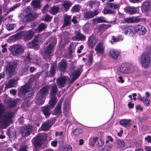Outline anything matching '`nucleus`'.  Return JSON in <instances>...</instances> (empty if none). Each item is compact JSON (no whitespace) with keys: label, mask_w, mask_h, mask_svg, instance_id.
Wrapping results in <instances>:
<instances>
[{"label":"nucleus","mask_w":151,"mask_h":151,"mask_svg":"<svg viewBox=\"0 0 151 151\" xmlns=\"http://www.w3.org/2000/svg\"><path fill=\"white\" fill-rule=\"evenodd\" d=\"M4 111L3 106L0 104V125L1 126L7 125L14 117V113L13 112L8 111L4 115L3 114Z\"/></svg>","instance_id":"f257e3e1"},{"label":"nucleus","mask_w":151,"mask_h":151,"mask_svg":"<svg viewBox=\"0 0 151 151\" xmlns=\"http://www.w3.org/2000/svg\"><path fill=\"white\" fill-rule=\"evenodd\" d=\"M50 91V100L49 101V104L50 106L53 107L55 106L57 102L56 95L58 91V88L55 84H53L49 86Z\"/></svg>","instance_id":"f03ea898"},{"label":"nucleus","mask_w":151,"mask_h":151,"mask_svg":"<svg viewBox=\"0 0 151 151\" xmlns=\"http://www.w3.org/2000/svg\"><path fill=\"white\" fill-rule=\"evenodd\" d=\"M151 54L149 52L142 53L140 58V62L142 66L145 68H149L151 63Z\"/></svg>","instance_id":"7ed1b4c3"},{"label":"nucleus","mask_w":151,"mask_h":151,"mask_svg":"<svg viewBox=\"0 0 151 151\" xmlns=\"http://www.w3.org/2000/svg\"><path fill=\"white\" fill-rule=\"evenodd\" d=\"M119 30L125 35L129 34L130 36H133L134 33L133 30L134 28L131 26H127L125 25H120L119 26Z\"/></svg>","instance_id":"20e7f679"},{"label":"nucleus","mask_w":151,"mask_h":151,"mask_svg":"<svg viewBox=\"0 0 151 151\" xmlns=\"http://www.w3.org/2000/svg\"><path fill=\"white\" fill-rule=\"evenodd\" d=\"M20 91L24 95L26 94V98L31 97L32 93H34L33 91H32L31 86L29 84H26L25 85L22 86Z\"/></svg>","instance_id":"39448f33"},{"label":"nucleus","mask_w":151,"mask_h":151,"mask_svg":"<svg viewBox=\"0 0 151 151\" xmlns=\"http://www.w3.org/2000/svg\"><path fill=\"white\" fill-rule=\"evenodd\" d=\"M24 50L23 47L20 45H15L12 46L11 51L14 55L17 56L23 53Z\"/></svg>","instance_id":"423d86ee"},{"label":"nucleus","mask_w":151,"mask_h":151,"mask_svg":"<svg viewBox=\"0 0 151 151\" xmlns=\"http://www.w3.org/2000/svg\"><path fill=\"white\" fill-rule=\"evenodd\" d=\"M19 35L24 37L25 40H30L33 36V32L31 30L27 31H23L20 33L17 34L16 36H19Z\"/></svg>","instance_id":"0eeeda50"},{"label":"nucleus","mask_w":151,"mask_h":151,"mask_svg":"<svg viewBox=\"0 0 151 151\" xmlns=\"http://www.w3.org/2000/svg\"><path fill=\"white\" fill-rule=\"evenodd\" d=\"M134 32L137 33L139 35H143L147 32L145 27L142 25H138L134 27Z\"/></svg>","instance_id":"6e6552de"},{"label":"nucleus","mask_w":151,"mask_h":151,"mask_svg":"<svg viewBox=\"0 0 151 151\" xmlns=\"http://www.w3.org/2000/svg\"><path fill=\"white\" fill-rule=\"evenodd\" d=\"M83 66V65H80L78 69L75 71L73 73L72 79L70 80L69 78V79L68 81H69V83H72L73 82L79 77L80 74L83 71L82 69Z\"/></svg>","instance_id":"1a4fd4ad"},{"label":"nucleus","mask_w":151,"mask_h":151,"mask_svg":"<svg viewBox=\"0 0 151 151\" xmlns=\"http://www.w3.org/2000/svg\"><path fill=\"white\" fill-rule=\"evenodd\" d=\"M69 79V78L65 76H63L59 78L57 80V84L59 88H61L65 86L66 82Z\"/></svg>","instance_id":"9d476101"},{"label":"nucleus","mask_w":151,"mask_h":151,"mask_svg":"<svg viewBox=\"0 0 151 151\" xmlns=\"http://www.w3.org/2000/svg\"><path fill=\"white\" fill-rule=\"evenodd\" d=\"M32 131V127L30 125L26 126L22 128L21 133L23 137L27 136Z\"/></svg>","instance_id":"9b49d317"},{"label":"nucleus","mask_w":151,"mask_h":151,"mask_svg":"<svg viewBox=\"0 0 151 151\" xmlns=\"http://www.w3.org/2000/svg\"><path fill=\"white\" fill-rule=\"evenodd\" d=\"M43 139V136L42 135L38 136L35 139L34 144L36 148H39L41 147Z\"/></svg>","instance_id":"f8f14e48"},{"label":"nucleus","mask_w":151,"mask_h":151,"mask_svg":"<svg viewBox=\"0 0 151 151\" xmlns=\"http://www.w3.org/2000/svg\"><path fill=\"white\" fill-rule=\"evenodd\" d=\"M75 36L72 37L73 40L83 41L86 40V36L81 33L79 32H75Z\"/></svg>","instance_id":"ddd939ff"},{"label":"nucleus","mask_w":151,"mask_h":151,"mask_svg":"<svg viewBox=\"0 0 151 151\" xmlns=\"http://www.w3.org/2000/svg\"><path fill=\"white\" fill-rule=\"evenodd\" d=\"M53 42L51 41L45 49V53L46 54H51L52 50L54 46L56 44V40L54 39Z\"/></svg>","instance_id":"4468645a"},{"label":"nucleus","mask_w":151,"mask_h":151,"mask_svg":"<svg viewBox=\"0 0 151 151\" xmlns=\"http://www.w3.org/2000/svg\"><path fill=\"white\" fill-rule=\"evenodd\" d=\"M53 42L51 41L45 49V53L46 54H51L52 50L54 46L56 44V40L54 39Z\"/></svg>","instance_id":"2eb2a0df"},{"label":"nucleus","mask_w":151,"mask_h":151,"mask_svg":"<svg viewBox=\"0 0 151 151\" xmlns=\"http://www.w3.org/2000/svg\"><path fill=\"white\" fill-rule=\"evenodd\" d=\"M140 21V19L137 17H132L124 19L122 21L124 23H137Z\"/></svg>","instance_id":"dca6fc26"},{"label":"nucleus","mask_w":151,"mask_h":151,"mask_svg":"<svg viewBox=\"0 0 151 151\" xmlns=\"http://www.w3.org/2000/svg\"><path fill=\"white\" fill-rule=\"evenodd\" d=\"M19 79L18 77H16L14 79H11L6 83V87L7 88H11L16 86L17 83V80Z\"/></svg>","instance_id":"f3484780"},{"label":"nucleus","mask_w":151,"mask_h":151,"mask_svg":"<svg viewBox=\"0 0 151 151\" xmlns=\"http://www.w3.org/2000/svg\"><path fill=\"white\" fill-rule=\"evenodd\" d=\"M52 124V121L51 120H48L43 123L41 126V129L42 130L46 131L49 130Z\"/></svg>","instance_id":"a211bd4d"},{"label":"nucleus","mask_w":151,"mask_h":151,"mask_svg":"<svg viewBox=\"0 0 151 151\" xmlns=\"http://www.w3.org/2000/svg\"><path fill=\"white\" fill-rule=\"evenodd\" d=\"M99 13L98 10H95L94 12L89 11L84 13V17L85 18L89 19L92 18L97 15Z\"/></svg>","instance_id":"6ab92c4d"},{"label":"nucleus","mask_w":151,"mask_h":151,"mask_svg":"<svg viewBox=\"0 0 151 151\" xmlns=\"http://www.w3.org/2000/svg\"><path fill=\"white\" fill-rule=\"evenodd\" d=\"M33 57L32 55L28 54L27 56L26 57V61L28 62H31L35 64L40 65L41 63V60L39 58H38L37 59L35 58H32Z\"/></svg>","instance_id":"aec40b11"},{"label":"nucleus","mask_w":151,"mask_h":151,"mask_svg":"<svg viewBox=\"0 0 151 151\" xmlns=\"http://www.w3.org/2000/svg\"><path fill=\"white\" fill-rule=\"evenodd\" d=\"M54 107H52L50 106L49 104V105L43 107L42 108V110L44 114L45 115L46 117L48 118L49 117V115L51 114V111L50 110L51 108H52Z\"/></svg>","instance_id":"412c9836"},{"label":"nucleus","mask_w":151,"mask_h":151,"mask_svg":"<svg viewBox=\"0 0 151 151\" xmlns=\"http://www.w3.org/2000/svg\"><path fill=\"white\" fill-rule=\"evenodd\" d=\"M33 18L32 14L30 12H26L25 14H23L22 16V20L24 22L30 21Z\"/></svg>","instance_id":"4be33fe9"},{"label":"nucleus","mask_w":151,"mask_h":151,"mask_svg":"<svg viewBox=\"0 0 151 151\" xmlns=\"http://www.w3.org/2000/svg\"><path fill=\"white\" fill-rule=\"evenodd\" d=\"M97 41V39L94 36H90L89 37L88 41V45L89 47L93 48Z\"/></svg>","instance_id":"5701e85b"},{"label":"nucleus","mask_w":151,"mask_h":151,"mask_svg":"<svg viewBox=\"0 0 151 151\" xmlns=\"http://www.w3.org/2000/svg\"><path fill=\"white\" fill-rule=\"evenodd\" d=\"M95 50L98 53L103 54L104 50V47L102 42H100L96 46Z\"/></svg>","instance_id":"b1692460"},{"label":"nucleus","mask_w":151,"mask_h":151,"mask_svg":"<svg viewBox=\"0 0 151 151\" xmlns=\"http://www.w3.org/2000/svg\"><path fill=\"white\" fill-rule=\"evenodd\" d=\"M110 56L114 59H117L119 55V52L116 50L111 49L109 51Z\"/></svg>","instance_id":"393cba45"},{"label":"nucleus","mask_w":151,"mask_h":151,"mask_svg":"<svg viewBox=\"0 0 151 151\" xmlns=\"http://www.w3.org/2000/svg\"><path fill=\"white\" fill-rule=\"evenodd\" d=\"M17 65V63L14 62L9 64V66L7 68V70L10 74L14 72L15 68Z\"/></svg>","instance_id":"a878e982"},{"label":"nucleus","mask_w":151,"mask_h":151,"mask_svg":"<svg viewBox=\"0 0 151 151\" xmlns=\"http://www.w3.org/2000/svg\"><path fill=\"white\" fill-rule=\"evenodd\" d=\"M59 68L62 71H64L67 67V63L64 60H62L58 63Z\"/></svg>","instance_id":"bb28decb"},{"label":"nucleus","mask_w":151,"mask_h":151,"mask_svg":"<svg viewBox=\"0 0 151 151\" xmlns=\"http://www.w3.org/2000/svg\"><path fill=\"white\" fill-rule=\"evenodd\" d=\"M131 120L129 119H124L121 120L119 123L120 125L125 127H128L131 125Z\"/></svg>","instance_id":"cd10ccee"},{"label":"nucleus","mask_w":151,"mask_h":151,"mask_svg":"<svg viewBox=\"0 0 151 151\" xmlns=\"http://www.w3.org/2000/svg\"><path fill=\"white\" fill-rule=\"evenodd\" d=\"M49 89V86H46L42 88L40 90V95L45 97V96L48 93Z\"/></svg>","instance_id":"c85d7f7f"},{"label":"nucleus","mask_w":151,"mask_h":151,"mask_svg":"<svg viewBox=\"0 0 151 151\" xmlns=\"http://www.w3.org/2000/svg\"><path fill=\"white\" fill-rule=\"evenodd\" d=\"M71 17L70 16H66L64 17V24L62 26V28H64L65 26L70 25L71 23Z\"/></svg>","instance_id":"c756f323"},{"label":"nucleus","mask_w":151,"mask_h":151,"mask_svg":"<svg viewBox=\"0 0 151 151\" xmlns=\"http://www.w3.org/2000/svg\"><path fill=\"white\" fill-rule=\"evenodd\" d=\"M125 10L127 12L131 14H133L136 12L137 8L134 6L127 7L125 9Z\"/></svg>","instance_id":"7c9ffc66"},{"label":"nucleus","mask_w":151,"mask_h":151,"mask_svg":"<svg viewBox=\"0 0 151 151\" xmlns=\"http://www.w3.org/2000/svg\"><path fill=\"white\" fill-rule=\"evenodd\" d=\"M107 7L113 9H118L120 6L119 4H116L115 3H107Z\"/></svg>","instance_id":"2f4dec72"},{"label":"nucleus","mask_w":151,"mask_h":151,"mask_svg":"<svg viewBox=\"0 0 151 151\" xmlns=\"http://www.w3.org/2000/svg\"><path fill=\"white\" fill-rule=\"evenodd\" d=\"M120 72L123 73H127L132 72L133 70L132 68L130 67H121L119 68Z\"/></svg>","instance_id":"473e14b6"},{"label":"nucleus","mask_w":151,"mask_h":151,"mask_svg":"<svg viewBox=\"0 0 151 151\" xmlns=\"http://www.w3.org/2000/svg\"><path fill=\"white\" fill-rule=\"evenodd\" d=\"M36 101V103L38 104H44L45 97L41 95L38 94L37 96Z\"/></svg>","instance_id":"72a5a7b5"},{"label":"nucleus","mask_w":151,"mask_h":151,"mask_svg":"<svg viewBox=\"0 0 151 151\" xmlns=\"http://www.w3.org/2000/svg\"><path fill=\"white\" fill-rule=\"evenodd\" d=\"M42 0H33L32 3V5L34 8H40L41 4V2Z\"/></svg>","instance_id":"f704fd0d"},{"label":"nucleus","mask_w":151,"mask_h":151,"mask_svg":"<svg viewBox=\"0 0 151 151\" xmlns=\"http://www.w3.org/2000/svg\"><path fill=\"white\" fill-rule=\"evenodd\" d=\"M62 103V100H60L58 102L55 110L56 114H59L61 113V105Z\"/></svg>","instance_id":"c9c22d12"},{"label":"nucleus","mask_w":151,"mask_h":151,"mask_svg":"<svg viewBox=\"0 0 151 151\" xmlns=\"http://www.w3.org/2000/svg\"><path fill=\"white\" fill-rule=\"evenodd\" d=\"M151 8L150 3L148 1H146L142 5V8L145 11H147L149 10Z\"/></svg>","instance_id":"e433bc0d"},{"label":"nucleus","mask_w":151,"mask_h":151,"mask_svg":"<svg viewBox=\"0 0 151 151\" xmlns=\"http://www.w3.org/2000/svg\"><path fill=\"white\" fill-rule=\"evenodd\" d=\"M93 20L96 23H104L106 22L105 18L103 17L96 18Z\"/></svg>","instance_id":"4c0bfd02"},{"label":"nucleus","mask_w":151,"mask_h":151,"mask_svg":"<svg viewBox=\"0 0 151 151\" xmlns=\"http://www.w3.org/2000/svg\"><path fill=\"white\" fill-rule=\"evenodd\" d=\"M72 3L69 1H64L62 3V5L64 8V9L67 11L72 5Z\"/></svg>","instance_id":"58836bf2"},{"label":"nucleus","mask_w":151,"mask_h":151,"mask_svg":"<svg viewBox=\"0 0 151 151\" xmlns=\"http://www.w3.org/2000/svg\"><path fill=\"white\" fill-rule=\"evenodd\" d=\"M38 43L37 38H35L32 42L28 44L27 45L29 46V47L31 48L32 47H34L38 45Z\"/></svg>","instance_id":"ea45409f"},{"label":"nucleus","mask_w":151,"mask_h":151,"mask_svg":"<svg viewBox=\"0 0 151 151\" xmlns=\"http://www.w3.org/2000/svg\"><path fill=\"white\" fill-rule=\"evenodd\" d=\"M59 9V7L58 6H54L51 7L50 10V12L53 14L58 13Z\"/></svg>","instance_id":"a19ab883"},{"label":"nucleus","mask_w":151,"mask_h":151,"mask_svg":"<svg viewBox=\"0 0 151 151\" xmlns=\"http://www.w3.org/2000/svg\"><path fill=\"white\" fill-rule=\"evenodd\" d=\"M47 27V24L43 23H41L39 25L37 30L39 32H40L45 29Z\"/></svg>","instance_id":"79ce46f5"},{"label":"nucleus","mask_w":151,"mask_h":151,"mask_svg":"<svg viewBox=\"0 0 151 151\" xmlns=\"http://www.w3.org/2000/svg\"><path fill=\"white\" fill-rule=\"evenodd\" d=\"M102 12L104 14H112L115 13L114 11L112 10L109 9V8H104L102 11Z\"/></svg>","instance_id":"37998d69"},{"label":"nucleus","mask_w":151,"mask_h":151,"mask_svg":"<svg viewBox=\"0 0 151 151\" xmlns=\"http://www.w3.org/2000/svg\"><path fill=\"white\" fill-rule=\"evenodd\" d=\"M88 4L89 6L91 8H92L93 7H97L99 5V3L96 1H90Z\"/></svg>","instance_id":"c03bdc74"},{"label":"nucleus","mask_w":151,"mask_h":151,"mask_svg":"<svg viewBox=\"0 0 151 151\" xmlns=\"http://www.w3.org/2000/svg\"><path fill=\"white\" fill-rule=\"evenodd\" d=\"M76 47V44L75 43H71L69 47V52L71 54L75 51V49Z\"/></svg>","instance_id":"a18cd8bd"},{"label":"nucleus","mask_w":151,"mask_h":151,"mask_svg":"<svg viewBox=\"0 0 151 151\" xmlns=\"http://www.w3.org/2000/svg\"><path fill=\"white\" fill-rule=\"evenodd\" d=\"M110 27V25L109 24H102L99 27V31H104Z\"/></svg>","instance_id":"49530a36"},{"label":"nucleus","mask_w":151,"mask_h":151,"mask_svg":"<svg viewBox=\"0 0 151 151\" xmlns=\"http://www.w3.org/2000/svg\"><path fill=\"white\" fill-rule=\"evenodd\" d=\"M16 104V102L14 100H9L7 101V105L9 107L15 106Z\"/></svg>","instance_id":"de8ad7c7"},{"label":"nucleus","mask_w":151,"mask_h":151,"mask_svg":"<svg viewBox=\"0 0 151 151\" xmlns=\"http://www.w3.org/2000/svg\"><path fill=\"white\" fill-rule=\"evenodd\" d=\"M144 105L146 107H147L150 105V99L149 98H145L143 99V100L142 101Z\"/></svg>","instance_id":"09e8293b"},{"label":"nucleus","mask_w":151,"mask_h":151,"mask_svg":"<svg viewBox=\"0 0 151 151\" xmlns=\"http://www.w3.org/2000/svg\"><path fill=\"white\" fill-rule=\"evenodd\" d=\"M56 66L55 65H51L50 68V76H51L53 77L54 76V74L56 71Z\"/></svg>","instance_id":"8fccbe9b"},{"label":"nucleus","mask_w":151,"mask_h":151,"mask_svg":"<svg viewBox=\"0 0 151 151\" xmlns=\"http://www.w3.org/2000/svg\"><path fill=\"white\" fill-rule=\"evenodd\" d=\"M74 135L75 136H78L82 133V130L79 128L76 129L73 132Z\"/></svg>","instance_id":"3c124183"},{"label":"nucleus","mask_w":151,"mask_h":151,"mask_svg":"<svg viewBox=\"0 0 151 151\" xmlns=\"http://www.w3.org/2000/svg\"><path fill=\"white\" fill-rule=\"evenodd\" d=\"M52 19V17L46 14L44 15L42 20V21H44L45 22H50Z\"/></svg>","instance_id":"603ef678"},{"label":"nucleus","mask_w":151,"mask_h":151,"mask_svg":"<svg viewBox=\"0 0 151 151\" xmlns=\"http://www.w3.org/2000/svg\"><path fill=\"white\" fill-rule=\"evenodd\" d=\"M80 9L81 6L80 5H75L72 7L71 10L73 12H78L80 10Z\"/></svg>","instance_id":"864d4df0"},{"label":"nucleus","mask_w":151,"mask_h":151,"mask_svg":"<svg viewBox=\"0 0 151 151\" xmlns=\"http://www.w3.org/2000/svg\"><path fill=\"white\" fill-rule=\"evenodd\" d=\"M112 147L109 145H107L104 147L101 151H111Z\"/></svg>","instance_id":"5fc2aeb1"},{"label":"nucleus","mask_w":151,"mask_h":151,"mask_svg":"<svg viewBox=\"0 0 151 151\" xmlns=\"http://www.w3.org/2000/svg\"><path fill=\"white\" fill-rule=\"evenodd\" d=\"M118 145V147L119 148H122L124 147L125 145V143L122 140H119L117 142Z\"/></svg>","instance_id":"6e6d98bb"},{"label":"nucleus","mask_w":151,"mask_h":151,"mask_svg":"<svg viewBox=\"0 0 151 151\" xmlns=\"http://www.w3.org/2000/svg\"><path fill=\"white\" fill-rule=\"evenodd\" d=\"M63 112L65 116H68L69 115L70 111L69 107H66L65 106L64 110L63 111Z\"/></svg>","instance_id":"4d7b16f0"},{"label":"nucleus","mask_w":151,"mask_h":151,"mask_svg":"<svg viewBox=\"0 0 151 151\" xmlns=\"http://www.w3.org/2000/svg\"><path fill=\"white\" fill-rule=\"evenodd\" d=\"M72 148L70 145H67L64 147V151H72Z\"/></svg>","instance_id":"13d9d810"},{"label":"nucleus","mask_w":151,"mask_h":151,"mask_svg":"<svg viewBox=\"0 0 151 151\" xmlns=\"http://www.w3.org/2000/svg\"><path fill=\"white\" fill-rule=\"evenodd\" d=\"M69 33L67 32H65L62 34V38H64V39L67 40L68 38Z\"/></svg>","instance_id":"bf43d9fd"},{"label":"nucleus","mask_w":151,"mask_h":151,"mask_svg":"<svg viewBox=\"0 0 151 151\" xmlns=\"http://www.w3.org/2000/svg\"><path fill=\"white\" fill-rule=\"evenodd\" d=\"M16 26V24H11L7 26V29L9 30H11L13 29L14 27Z\"/></svg>","instance_id":"052dcab7"},{"label":"nucleus","mask_w":151,"mask_h":151,"mask_svg":"<svg viewBox=\"0 0 151 151\" xmlns=\"http://www.w3.org/2000/svg\"><path fill=\"white\" fill-rule=\"evenodd\" d=\"M104 143V142L101 139H100L97 143V145L99 147H101L103 146Z\"/></svg>","instance_id":"680f3d73"},{"label":"nucleus","mask_w":151,"mask_h":151,"mask_svg":"<svg viewBox=\"0 0 151 151\" xmlns=\"http://www.w3.org/2000/svg\"><path fill=\"white\" fill-rule=\"evenodd\" d=\"M93 60V58L92 56L91 55H90L88 57V61L87 62V63H88V65H90L91 63Z\"/></svg>","instance_id":"e2e57ef3"},{"label":"nucleus","mask_w":151,"mask_h":151,"mask_svg":"<svg viewBox=\"0 0 151 151\" xmlns=\"http://www.w3.org/2000/svg\"><path fill=\"white\" fill-rule=\"evenodd\" d=\"M145 139L148 142L150 143L151 142V136L150 135L147 136L145 138Z\"/></svg>","instance_id":"0e129e2a"},{"label":"nucleus","mask_w":151,"mask_h":151,"mask_svg":"<svg viewBox=\"0 0 151 151\" xmlns=\"http://www.w3.org/2000/svg\"><path fill=\"white\" fill-rule=\"evenodd\" d=\"M58 142L56 140L52 141L51 142V145L52 146L54 147H56L57 146Z\"/></svg>","instance_id":"69168bd1"},{"label":"nucleus","mask_w":151,"mask_h":151,"mask_svg":"<svg viewBox=\"0 0 151 151\" xmlns=\"http://www.w3.org/2000/svg\"><path fill=\"white\" fill-rule=\"evenodd\" d=\"M76 18H77L76 16H75L73 17L72 19V22L74 24H76L77 23Z\"/></svg>","instance_id":"338daca9"},{"label":"nucleus","mask_w":151,"mask_h":151,"mask_svg":"<svg viewBox=\"0 0 151 151\" xmlns=\"http://www.w3.org/2000/svg\"><path fill=\"white\" fill-rule=\"evenodd\" d=\"M26 149V147L24 146L20 148L19 151H27Z\"/></svg>","instance_id":"774afa93"}]
</instances>
